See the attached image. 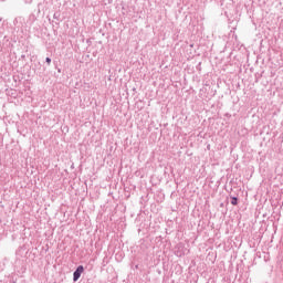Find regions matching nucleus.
<instances>
[{"label":"nucleus","mask_w":283,"mask_h":283,"mask_svg":"<svg viewBox=\"0 0 283 283\" xmlns=\"http://www.w3.org/2000/svg\"><path fill=\"white\" fill-rule=\"evenodd\" d=\"M231 205H233V207H237V205H238V197H231Z\"/></svg>","instance_id":"f03ea898"},{"label":"nucleus","mask_w":283,"mask_h":283,"mask_svg":"<svg viewBox=\"0 0 283 283\" xmlns=\"http://www.w3.org/2000/svg\"><path fill=\"white\" fill-rule=\"evenodd\" d=\"M207 91V88H201L200 90V95L202 96V92H206Z\"/></svg>","instance_id":"20e7f679"},{"label":"nucleus","mask_w":283,"mask_h":283,"mask_svg":"<svg viewBox=\"0 0 283 283\" xmlns=\"http://www.w3.org/2000/svg\"><path fill=\"white\" fill-rule=\"evenodd\" d=\"M83 271H85V268H83V265L77 266V269L73 273V282H78Z\"/></svg>","instance_id":"f257e3e1"},{"label":"nucleus","mask_w":283,"mask_h":283,"mask_svg":"<svg viewBox=\"0 0 283 283\" xmlns=\"http://www.w3.org/2000/svg\"><path fill=\"white\" fill-rule=\"evenodd\" d=\"M45 61H46L48 65H50V63H52V59H50V57H46Z\"/></svg>","instance_id":"7ed1b4c3"}]
</instances>
